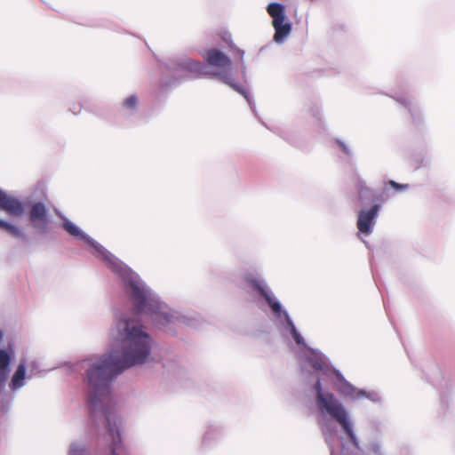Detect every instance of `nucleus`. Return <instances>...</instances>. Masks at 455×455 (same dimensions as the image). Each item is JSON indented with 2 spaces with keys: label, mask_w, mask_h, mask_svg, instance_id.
<instances>
[{
  "label": "nucleus",
  "mask_w": 455,
  "mask_h": 455,
  "mask_svg": "<svg viewBox=\"0 0 455 455\" xmlns=\"http://www.w3.org/2000/svg\"><path fill=\"white\" fill-rule=\"evenodd\" d=\"M128 285L137 312L144 311L148 303L146 290L135 282H130Z\"/></svg>",
  "instance_id": "8"
},
{
  "label": "nucleus",
  "mask_w": 455,
  "mask_h": 455,
  "mask_svg": "<svg viewBox=\"0 0 455 455\" xmlns=\"http://www.w3.org/2000/svg\"><path fill=\"white\" fill-rule=\"evenodd\" d=\"M80 110H81V108H80V107H78L77 108H74L73 112H74L75 114H77V113H79V112H80Z\"/></svg>",
  "instance_id": "20"
},
{
  "label": "nucleus",
  "mask_w": 455,
  "mask_h": 455,
  "mask_svg": "<svg viewBox=\"0 0 455 455\" xmlns=\"http://www.w3.org/2000/svg\"><path fill=\"white\" fill-rule=\"evenodd\" d=\"M26 376V364L24 362H20L18 365L10 384V387L12 390H16L24 385V379Z\"/></svg>",
  "instance_id": "9"
},
{
  "label": "nucleus",
  "mask_w": 455,
  "mask_h": 455,
  "mask_svg": "<svg viewBox=\"0 0 455 455\" xmlns=\"http://www.w3.org/2000/svg\"><path fill=\"white\" fill-rule=\"evenodd\" d=\"M379 209L380 206L379 204H374L370 209L360 211L356 226L361 233L370 235L372 232L375 219Z\"/></svg>",
  "instance_id": "7"
},
{
  "label": "nucleus",
  "mask_w": 455,
  "mask_h": 455,
  "mask_svg": "<svg viewBox=\"0 0 455 455\" xmlns=\"http://www.w3.org/2000/svg\"><path fill=\"white\" fill-rule=\"evenodd\" d=\"M307 360L310 365L315 370H322L324 366L323 360L318 355H315L313 356H309Z\"/></svg>",
  "instance_id": "14"
},
{
  "label": "nucleus",
  "mask_w": 455,
  "mask_h": 455,
  "mask_svg": "<svg viewBox=\"0 0 455 455\" xmlns=\"http://www.w3.org/2000/svg\"><path fill=\"white\" fill-rule=\"evenodd\" d=\"M267 11L272 18L275 41L277 43L283 42L291 31V25L286 20L284 6L279 3H271L267 5Z\"/></svg>",
  "instance_id": "5"
},
{
  "label": "nucleus",
  "mask_w": 455,
  "mask_h": 455,
  "mask_svg": "<svg viewBox=\"0 0 455 455\" xmlns=\"http://www.w3.org/2000/svg\"><path fill=\"white\" fill-rule=\"evenodd\" d=\"M206 63L215 68L216 70L210 72L208 68L201 62L193 61L189 63V68L201 75L217 76L221 82L229 85L240 93H244L243 89L238 86L232 77V61L230 58L218 49H210L204 55Z\"/></svg>",
  "instance_id": "2"
},
{
  "label": "nucleus",
  "mask_w": 455,
  "mask_h": 455,
  "mask_svg": "<svg viewBox=\"0 0 455 455\" xmlns=\"http://www.w3.org/2000/svg\"><path fill=\"white\" fill-rule=\"evenodd\" d=\"M116 332L113 334L116 342L110 353L96 359L87 370V381L90 386L88 403L93 415L100 410L106 419L108 432L111 437L112 455H118L121 435L116 416L102 407L110 400L109 383L124 370L145 363L151 347L149 335L141 331L134 321H119Z\"/></svg>",
  "instance_id": "1"
},
{
  "label": "nucleus",
  "mask_w": 455,
  "mask_h": 455,
  "mask_svg": "<svg viewBox=\"0 0 455 455\" xmlns=\"http://www.w3.org/2000/svg\"><path fill=\"white\" fill-rule=\"evenodd\" d=\"M138 104V98L134 95L129 96L124 101V106L128 109H134Z\"/></svg>",
  "instance_id": "15"
},
{
  "label": "nucleus",
  "mask_w": 455,
  "mask_h": 455,
  "mask_svg": "<svg viewBox=\"0 0 455 455\" xmlns=\"http://www.w3.org/2000/svg\"><path fill=\"white\" fill-rule=\"evenodd\" d=\"M263 298L265 299V300L269 305V307H271L275 314L279 315L281 313L282 307L280 303L275 300L269 292H267V295H265Z\"/></svg>",
  "instance_id": "13"
},
{
  "label": "nucleus",
  "mask_w": 455,
  "mask_h": 455,
  "mask_svg": "<svg viewBox=\"0 0 455 455\" xmlns=\"http://www.w3.org/2000/svg\"><path fill=\"white\" fill-rule=\"evenodd\" d=\"M63 228L71 235L80 238V239H83V240L86 241L89 244H91L92 246L97 248V246L94 244V243L87 235H85L84 233H82L79 230V228L75 224H73L71 221L65 220L63 222Z\"/></svg>",
  "instance_id": "11"
},
{
  "label": "nucleus",
  "mask_w": 455,
  "mask_h": 455,
  "mask_svg": "<svg viewBox=\"0 0 455 455\" xmlns=\"http://www.w3.org/2000/svg\"><path fill=\"white\" fill-rule=\"evenodd\" d=\"M3 337H4V334H3L2 331H0V341L3 339Z\"/></svg>",
  "instance_id": "21"
},
{
  "label": "nucleus",
  "mask_w": 455,
  "mask_h": 455,
  "mask_svg": "<svg viewBox=\"0 0 455 455\" xmlns=\"http://www.w3.org/2000/svg\"><path fill=\"white\" fill-rule=\"evenodd\" d=\"M29 220L36 229L43 233L47 232L49 218L44 204L37 202L31 206Z\"/></svg>",
  "instance_id": "6"
},
{
  "label": "nucleus",
  "mask_w": 455,
  "mask_h": 455,
  "mask_svg": "<svg viewBox=\"0 0 455 455\" xmlns=\"http://www.w3.org/2000/svg\"><path fill=\"white\" fill-rule=\"evenodd\" d=\"M355 187L358 191V196L360 201H374L376 199L374 192L369 187L366 186L365 182L363 180L358 179L356 180Z\"/></svg>",
  "instance_id": "10"
},
{
  "label": "nucleus",
  "mask_w": 455,
  "mask_h": 455,
  "mask_svg": "<svg viewBox=\"0 0 455 455\" xmlns=\"http://www.w3.org/2000/svg\"><path fill=\"white\" fill-rule=\"evenodd\" d=\"M69 455H86V451L79 444L74 443L70 446Z\"/></svg>",
  "instance_id": "16"
},
{
  "label": "nucleus",
  "mask_w": 455,
  "mask_h": 455,
  "mask_svg": "<svg viewBox=\"0 0 455 455\" xmlns=\"http://www.w3.org/2000/svg\"><path fill=\"white\" fill-rule=\"evenodd\" d=\"M388 185L391 186L393 188L396 189V190H403V189H407L408 188V184H399L394 180H390L388 182Z\"/></svg>",
  "instance_id": "17"
},
{
  "label": "nucleus",
  "mask_w": 455,
  "mask_h": 455,
  "mask_svg": "<svg viewBox=\"0 0 455 455\" xmlns=\"http://www.w3.org/2000/svg\"><path fill=\"white\" fill-rule=\"evenodd\" d=\"M246 282L249 283L251 287H252L254 290H256L260 296L264 297L268 292L264 285L262 284L261 281L257 280L256 278H253L251 276L246 277Z\"/></svg>",
  "instance_id": "12"
},
{
  "label": "nucleus",
  "mask_w": 455,
  "mask_h": 455,
  "mask_svg": "<svg viewBox=\"0 0 455 455\" xmlns=\"http://www.w3.org/2000/svg\"><path fill=\"white\" fill-rule=\"evenodd\" d=\"M0 210L12 217H20L25 212L24 204L17 198L0 190ZM0 228L16 238H26L24 233L16 226L0 220Z\"/></svg>",
  "instance_id": "4"
},
{
  "label": "nucleus",
  "mask_w": 455,
  "mask_h": 455,
  "mask_svg": "<svg viewBox=\"0 0 455 455\" xmlns=\"http://www.w3.org/2000/svg\"><path fill=\"white\" fill-rule=\"evenodd\" d=\"M314 388L316 392V402L320 411H327L332 418H334L342 427L345 433L348 435L352 443L358 446L356 437L352 429L347 414L342 404L338 402L331 393H323L322 389L321 381L318 379Z\"/></svg>",
  "instance_id": "3"
},
{
  "label": "nucleus",
  "mask_w": 455,
  "mask_h": 455,
  "mask_svg": "<svg viewBox=\"0 0 455 455\" xmlns=\"http://www.w3.org/2000/svg\"><path fill=\"white\" fill-rule=\"evenodd\" d=\"M292 337L297 344L300 345L303 343V338L299 333H295Z\"/></svg>",
  "instance_id": "19"
},
{
  "label": "nucleus",
  "mask_w": 455,
  "mask_h": 455,
  "mask_svg": "<svg viewBox=\"0 0 455 455\" xmlns=\"http://www.w3.org/2000/svg\"><path fill=\"white\" fill-rule=\"evenodd\" d=\"M285 314V316H286V321H287V323L288 325L291 327V334L292 336L295 335V333H298L293 323L291 322V320L289 318L288 315L286 313Z\"/></svg>",
  "instance_id": "18"
}]
</instances>
